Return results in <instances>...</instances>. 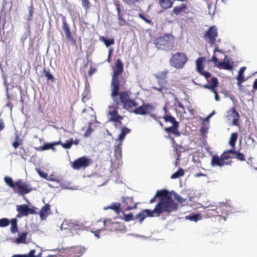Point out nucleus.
Returning a JSON list of instances; mask_svg holds the SVG:
<instances>
[{
  "label": "nucleus",
  "instance_id": "26",
  "mask_svg": "<svg viewBox=\"0 0 257 257\" xmlns=\"http://www.w3.org/2000/svg\"><path fill=\"white\" fill-rule=\"evenodd\" d=\"M205 58L203 57H199L196 60V69L198 72H200L203 70V63L204 62Z\"/></svg>",
  "mask_w": 257,
  "mask_h": 257
},
{
  "label": "nucleus",
  "instance_id": "22",
  "mask_svg": "<svg viewBox=\"0 0 257 257\" xmlns=\"http://www.w3.org/2000/svg\"><path fill=\"white\" fill-rule=\"evenodd\" d=\"M160 6L164 9L171 8L174 3V0H158Z\"/></svg>",
  "mask_w": 257,
  "mask_h": 257
},
{
  "label": "nucleus",
  "instance_id": "46",
  "mask_svg": "<svg viewBox=\"0 0 257 257\" xmlns=\"http://www.w3.org/2000/svg\"><path fill=\"white\" fill-rule=\"evenodd\" d=\"M145 110L146 112L154 111L155 107L151 104H143Z\"/></svg>",
  "mask_w": 257,
  "mask_h": 257
},
{
  "label": "nucleus",
  "instance_id": "41",
  "mask_svg": "<svg viewBox=\"0 0 257 257\" xmlns=\"http://www.w3.org/2000/svg\"><path fill=\"white\" fill-rule=\"evenodd\" d=\"M120 203H116L112 204L108 208L113 210L116 214H118L120 212Z\"/></svg>",
  "mask_w": 257,
  "mask_h": 257
},
{
  "label": "nucleus",
  "instance_id": "58",
  "mask_svg": "<svg viewBox=\"0 0 257 257\" xmlns=\"http://www.w3.org/2000/svg\"><path fill=\"white\" fill-rule=\"evenodd\" d=\"M36 209V207H34L33 208H30L29 206H28V215L29 214H36V212L35 211V209Z\"/></svg>",
  "mask_w": 257,
  "mask_h": 257
},
{
  "label": "nucleus",
  "instance_id": "10",
  "mask_svg": "<svg viewBox=\"0 0 257 257\" xmlns=\"http://www.w3.org/2000/svg\"><path fill=\"white\" fill-rule=\"evenodd\" d=\"M105 226V221L99 220L92 222L90 226V230L96 237L99 238L100 232L102 230H104Z\"/></svg>",
  "mask_w": 257,
  "mask_h": 257
},
{
  "label": "nucleus",
  "instance_id": "5",
  "mask_svg": "<svg viewBox=\"0 0 257 257\" xmlns=\"http://www.w3.org/2000/svg\"><path fill=\"white\" fill-rule=\"evenodd\" d=\"M32 190L31 185L28 182L24 181L22 179L18 180L15 182V186L13 189L16 193L22 196L29 193Z\"/></svg>",
  "mask_w": 257,
  "mask_h": 257
},
{
  "label": "nucleus",
  "instance_id": "14",
  "mask_svg": "<svg viewBox=\"0 0 257 257\" xmlns=\"http://www.w3.org/2000/svg\"><path fill=\"white\" fill-rule=\"evenodd\" d=\"M215 113H209V114L205 118L199 117V120L201 121V126L200 129V132L201 135H204L208 133L209 127L210 118Z\"/></svg>",
  "mask_w": 257,
  "mask_h": 257
},
{
  "label": "nucleus",
  "instance_id": "3",
  "mask_svg": "<svg viewBox=\"0 0 257 257\" xmlns=\"http://www.w3.org/2000/svg\"><path fill=\"white\" fill-rule=\"evenodd\" d=\"M154 43L157 49L170 52L174 47V37L172 34H166L156 38Z\"/></svg>",
  "mask_w": 257,
  "mask_h": 257
},
{
  "label": "nucleus",
  "instance_id": "30",
  "mask_svg": "<svg viewBox=\"0 0 257 257\" xmlns=\"http://www.w3.org/2000/svg\"><path fill=\"white\" fill-rule=\"evenodd\" d=\"M234 150L233 149H230L227 150L226 151H224L221 155V158H222L223 160L224 161H225L227 160H228L229 159L233 158V157L231 155H233Z\"/></svg>",
  "mask_w": 257,
  "mask_h": 257
},
{
  "label": "nucleus",
  "instance_id": "53",
  "mask_svg": "<svg viewBox=\"0 0 257 257\" xmlns=\"http://www.w3.org/2000/svg\"><path fill=\"white\" fill-rule=\"evenodd\" d=\"M235 114V115L233 116V122H232V124L234 125H236V126H238V118H239V113H234Z\"/></svg>",
  "mask_w": 257,
  "mask_h": 257
},
{
  "label": "nucleus",
  "instance_id": "52",
  "mask_svg": "<svg viewBox=\"0 0 257 257\" xmlns=\"http://www.w3.org/2000/svg\"><path fill=\"white\" fill-rule=\"evenodd\" d=\"M134 219H135V218H134V215L132 213H130L127 214H124V219L126 221H129L134 220Z\"/></svg>",
  "mask_w": 257,
  "mask_h": 257
},
{
  "label": "nucleus",
  "instance_id": "1",
  "mask_svg": "<svg viewBox=\"0 0 257 257\" xmlns=\"http://www.w3.org/2000/svg\"><path fill=\"white\" fill-rule=\"evenodd\" d=\"M113 73L111 82V96L115 102L116 107H121L131 112H146L143 104L139 106L138 103L132 99L128 93L126 91L119 92L120 88L124 87L126 80L121 76L123 71V64L121 60L117 59L112 67Z\"/></svg>",
  "mask_w": 257,
  "mask_h": 257
},
{
  "label": "nucleus",
  "instance_id": "38",
  "mask_svg": "<svg viewBox=\"0 0 257 257\" xmlns=\"http://www.w3.org/2000/svg\"><path fill=\"white\" fill-rule=\"evenodd\" d=\"M186 219L189 220L190 221H193L195 222H197L199 219L201 218V217L199 214H193V215H189L185 217Z\"/></svg>",
  "mask_w": 257,
  "mask_h": 257
},
{
  "label": "nucleus",
  "instance_id": "59",
  "mask_svg": "<svg viewBox=\"0 0 257 257\" xmlns=\"http://www.w3.org/2000/svg\"><path fill=\"white\" fill-rule=\"evenodd\" d=\"M124 3L128 5H134L137 3L139 0H122Z\"/></svg>",
  "mask_w": 257,
  "mask_h": 257
},
{
  "label": "nucleus",
  "instance_id": "42",
  "mask_svg": "<svg viewBox=\"0 0 257 257\" xmlns=\"http://www.w3.org/2000/svg\"><path fill=\"white\" fill-rule=\"evenodd\" d=\"M163 118L166 121H169L172 123V124H174L176 123H178V122L176 120L175 118L171 115H165L163 117Z\"/></svg>",
  "mask_w": 257,
  "mask_h": 257
},
{
  "label": "nucleus",
  "instance_id": "48",
  "mask_svg": "<svg viewBox=\"0 0 257 257\" xmlns=\"http://www.w3.org/2000/svg\"><path fill=\"white\" fill-rule=\"evenodd\" d=\"M82 2V6L84 8V9L87 11L88 10L91 5L90 2L89 0H81Z\"/></svg>",
  "mask_w": 257,
  "mask_h": 257
},
{
  "label": "nucleus",
  "instance_id": "28",
  "mask_svg": "<svg viewBox=\"0 0 257 257\" xmlns=\"http://www.w3.org/2000/svg\"><path fill=\"white\" fill-rule=\"evenodd\" d=\"M178 126H179V123H176L173 124V125L172 126H170V127L165 128V130L167 133H170L172 134H174L175 135H179V133L177 130Z\"/></svg>",
  "mask_w": 257,
  "mask_h": 257
},
{
  "label": "nucleus",
  "instance_id": "60",
  "mask_svg": "<svg viewBox=\"0 0 257 257\" xmlns=\"http://www.w3.org/2000/svg\"><path fill=\"white\" fill-rule=\"evenodd\" d=\"M150 115H151V116L152 117H153V118H154L156 120H157V121H158L160 123V124L161 125V126H163V124L159 120V119L162 118L161 117H159L158 118L157 117V116H156V115L154 114V113H150Z\"/></svg>",
  "mask_w": 257,
  "mask_h": 257
},
{
  "label": "nucleus",
  "instance_id": "47",
  "mask_svg": "<svg viewBox=\"0 0 257 257\" xmlns=\"http://www.w3.org/2000/svg\"><path fill=\"white\" fill-rule=\"evenodd\" d=\"M168 73V70H164L161 72H159L158 73V74L157 75L156 77L158 79L166 78Z\"/></svg>",
  "mask_w": 257,
  "mask_h": 257
},
{
  "label": "nucleus",
  "instance_id": "51",
  "mask_svg": "<svg viewBox=\"0 0 257 257\" xmlns=\"http://www.w3.org/2000/svg\"><path fill=\"white\" fill-rule=\"evenodd\" d=\"M174 198L177 201L182 204L186 200L185 199L183 198V197L178 195L177 194H174Z\"/></svg>",
  "mask_w": 257,
  "mask_h": 257
},
{
  "label": "nucleus",
  "instance_id": "19",
  "mask_svg": "<svg viewBox=\"0 0 257 257\" xmlns=\"http://www.w3.org/2000/svg\"><path fill=\"white\" fill-rule=\"evenodd\" d=\"M60 143H61L60 141L58 142H54L53 143H46L43 146L36 147L35 149L38 151H43L49 149H52L53 151H55V148H54V146L59 145Z\"/></svg>",
  "mask_w": 257,
  "mask_h": 257
},
{
  "label": "nucleus",
  "instance_id": "9",
  "mask_svg": "<svg viewBox=\"0 0 257 257\" xmlns=\"http://www.w3.org/2000/svg\"><path fill=\"white\" fill-rule=\"evenodd\" d=\"M62 28L65 34L66 38L68 41L70 42L72 45H76V42L70 30L69 25L66 21L65 17L62 19Z\"/></svg>",
  "mask_w": 257,
  "mask_h": 257
},
{
  "label": "nucleus",
  "instance_id": "29",
  "mask_svg": "<svg viewBox=\"0 0 257 257\" xmlns=\"http://www.w3.org/2000/svg\"><path fill=\"white\" fill-rule=\"evenodd\" d=\"M146 209L144 210L139 213L135 216V218L136 219H139L140 222H142L147 216L150 217L149 215V213L146 211Z\"/></svg>",
  "mask_w": 257,
  "mask_h": 257
},
{
  "label": "nucleus",
  "instance_id": "63",
  "mask_svg": "<svg viewBox=\"0 0 257 257\" xmlns=\"http://www.w3.org/2000/svg\"><path fill=\"white\" fill-rule=\"evenodd\" d=\"M38 173L39 174V175L43 178H46L47 177V174L44 172H41V171H38Z\"/></svg>",
  "mask_w": 257,
  "mask_h": 257
},
{
  "label": "nucleus",
  "instance_id": "54",
  "mask_svg": "<svg viewBox=\"0 0 257 257\" xmlns=\"http://www.w3.org/2000/svg\"><path fill=\"white\" fill-rule=\"evenodd\" d=\"M138 16L139 18H140L141 19H142V20H143L144 21H145L146 23H148V24H152V21L150 20H149L148 19L146 18L144 15L141 13H139L138 14Z\"/></svg>",
  "mask_w": 257,
  "mask_h": 257
},
{
  "label": "nucleus",
  "instance_id": "44",
  "mask_svg": "<svg viewBox=\"0 0 257 257\" xmlns=\"http://www.w3.org/2000/svg\"><path fill=\"white\" fill-rule=\"evenodd\" d=\"M92 123L89 122V126L87 128L85 134H84V137L85 138H88L90 136L91 134L93 132V129L91 126Z\"/></svg>",
  "mask_w": 257,
  "mask_h": 257
},
{
  "label": "nucleus",
  "instance_id": "49",
  "mask_svg": "<svg viewBox=\"0 0 257 257\" xmlns=\"http://www.w3.org/2000/svg\"><path fill=\"white\" fill-rule=\"evenodd\" d=\"M10 221L7 218H2L0 219V227H6L9 225Z\"/></svg>",
  "mask_w": 257,
  "mask_h": 257
},
{
  "label": "nucleus",
  "instance_id": "18",
  "mask_svg": "<svg viewBox=\"0 0 257 257\" xmlns=\"http://www.w3.org/2000/svg\"><path fill=\"white\" fill-rule=\"evenodd\" d=\"M109 114L110 115L109 121L113 122L116 127L122 124L121 120L123 119V117L118 115V113H109Z\"/></svg>",
  "mask_w": 257,
  "mask_h": 257
},
{
  "label": "nucleus",
  "instance_id": "61",
  "mask_svg": "<svg viewBox=\"0 0 257 257\" xmlns=\"http://www.w3.org/2000/svg\"><path fill=\"white\" fill-rule=\"evenodd\" d=\"M33 8L32 6H31L30 7V9H29V17L28 18L29 21H30L32 20V16H33Z\"/></svg>",
  "mask_w": 257,
  "mask_h": 257
},
{
  "label": "nucleus",
  "instance_id": "11",
  "mask_svg": "<svg viewBox=\"0 0 257 257\" xmlns=\"http://www.w3.org/2000/svg\"><path fill=\"white\" fill-rule=\"evenodd\" d=\"M218 81L217 78L213 77L211 78V81H208V83L204 84L202 87L204 88L210 89L214 93L215 99L216 101L219 100V97L216 90V87L218 86Z\"/></svg>",
  "mask_w": 257,
  "mask_h": 257
},
{
  "label": "nucleus",
  "instance_id": "7",
  "mask_svg": "<svg viewBox=\"0 0 257 257\" xmlns=\"http://www.w3.org/2000/svg\"><path fill=\"white\" fill-rule=\"evenodd\" d=\"M165 112H185L183 105L182 103L174 102L167 103L163 107Z\"/></svg>",
  "mask_w": 257,
  "mask_h": 257
},
{
  "label": "nucleus",
  "instance_id": "62",
  "mask_svg": "<svg viewBox=\"0 0 257 257\" xmlns=\"http://www.w3.org/2000/svg\"><path fill=\"white\" fill-rule=\"evenodd\" d=\"M211 61L213 62L214 63V64L217 66V63H218V59L215 54H214L213 56H212Z\"/></svg>",
  "mask_w": 257,
  "mask_h": 257
},
{
  "label": "nucleus",
  "instance_id": "36",
  "mask_svg": "<svg viewBox=\"0 0 257 257\" xmlns=\"http://www.w3.org/2000/svg\"><path fill=\"white\" fill-rule=\"evenodd\" d=\"M117 19L118 20V25L119 26H125L128 24L126 21L124 19L122 14L117 15Z\"/></svg>",
  "mask_w": 257,
  "mask_h": 257
},
{
  "label": "nucleus",
  "instance_id": "17",
  "mask_svg": "<svg viewBox=\"0 0 257 257\" xmlns=\"http://www.w3.org/2000/svg\"><path fill=\"white\" fill-rule=\"evenodd\" d=\"M231 161L226 162L223 160L222 158L220 156L219 157L217 155H214L212 156L211 164L212 166H219L222 167L225 165H230Z\"/></svg>",
  "mask_w": 257,
  "mask_h": 257
},
{
  "label": "nucleus",
  "instance_id": "35",
  "mask_svg": "<svg viewBox=\"0 0 257 257\" xmlns=\"http://www.w3.org/2000/svg\"><path fill=\"white\" fill-rule=\"evenodd\" d=\"M184 174V170L180 168L177 172L173 173L171 175V178L172 179L178 178L180 177L183 176Z\"/></svg>",
  "mask_w": 257,
  "mask_h": 257
},
{
  "label": "nucleus",
  "instance_id": "13",
  "mask_svg": "<svg viewBox=\"0 0 257 257\" xmlns=\"http://www.w3.org/2000/svg\"><path fill=\"white\" fill-rule=\"evenodd\" d=\"M121 206L124 211H128L133 209H136L137 204L134 202L132 197H125L122 198Z\"/></svg>",
  "mask_w": 257,
  "mask_h": 257
},
{
  "label": "nucleus",
  "instance_id": "20",
  "mask_svg": "<svg viewBox=\"0 0 257 257\" xmlns=\"http://www.w3.org/2000/svg\"><path fill=\"white\" fill-rule=\"evenodd\" d=\"M50 213V205L49 204H45L42 207L40 212L41 219L42 220L45 219Z\"/></svg>",
  "mask_w": 257,
  "mask_h": 257
},
{
  "label": "nucleus",
  "instance_id": "15",
  "mask_svg": "<svg viewBox=\"0 0 257 257\" xmlns=\"http://www.w3.org/2000/svg\"><path fill=\"white\" fill-rule=\"evenodd\" d=\"M172 13L176 16L188 15L189 13V10L187 4L182 3L179 6L174 7Z\"/></svg>",
  "mask_w": 257,
  "mask_h": 257
},
{
  "label": "nucleus",
  "instance_id": "2",
  "mask_svg": "<svg viewBox=\"0 0 257 257\" xmlns=\"http://www.w3.org/2000/svg\"><path fill=\"white\" fill-rule=\"evenodd\" d=\"M157 197L159 198V200L154 209L146 210L149 213L150 217L159 216L164 213H170L177 209L178 204L172 199L171 194L167 190L157 191L156 195L150 200V203H154Z\"/></svg>",
  "mask_w": 257,
  "mask_h": 257
},
{
  "label": "nucleus",
  "instance_id": "43",
  "mask_svg": "<svg viewBox=\"0 0 257 257\" xmlns=\"http://www.w3.org/2000/svg\"><path fill=\"white\" fill-rule=\"evenodd\" d=\"M206 215L208 217H216L217 216V214L215 209H207L206 210Z\"/></svg>",
  "mask_w": 257,
  "mask_h": 257
},
{
  "label": "nucleus",
  "instance_id": "34",
  "mask_svg": "<svg viewBox=\"0 0 257 257\" xmlns=\"http://www.w3.org/2000/svg\"><path fill=\"white\" fill-rule=\"evenodd\" d=\"M11 231L13 233L18 232L17 220L16 219H13L11 221Z\"/></svg>",
  "mask_w": 257,
  "mask_h": 257
},
{
  "label": "nucleus",
  "instance_id": "27",
  "mask_svg": "<svg viewBox=\"0 0 257 257\" xmlns=\"http://www.w3.org/2000/svg\"><path fill=\"white\" fill-rule=\"evenodd\" d=\"M28 234V233L26 231L19 234V236L16 239L15 242L17 244L26 243V237Z\"/></svg>",
  "mask_w": 257,
  "mask_h": 257
},
{
  "label": "nucleus",
  "instance_id": "16",
  "mask_svg": "<svg viewBox=\"0 0 257 257\" xmlns=\"http://www.w3.org/2000/svg\"><path fill=\"white\" fill-rule=\"evenodd\" d=\"M224 61L218 62L217 67L220 69L231 70L233 69V62L227 59V56H225Z\"/></svg>",
  "mask_w": 257,
  "mask_h": 257
},
{
  "label": "nucleus",
  "instance_id": "33",
  "mask_svg": "<svg viewBox=\"0 0 257 257\" xmlns=\"http://www.w3.org/2000/svg\"><path fill=\"white\" fill-rule=\"evenodd\" d=\"M23 144V140L19 137L18 135L15 136V142L13 143L12 146L15 149H17Z\"/></svg>",
  "mask_w": 257,
  "mask_h": 257
},
{
  "label": "nucleus",
  "instance_id": "56",
  "mask_svg": "<svg viewBox=\"0 0 257 257\" xmlns=\"http://www.w3.org/2000/svg\"><path fill=\"white\" fill-rule=\"evenodd\" d=\"M113 48H110L108 50V57H107V61L109 63H110V58H111V56L113 53Z\"/></svg>",
  "mask_w": 257,
  "mask_h": 257
},
{
  "label": "nucleus",
  "instance_id": "37",
  "mask_svg": "<svg viewBox=\"0 0 257 257\" xmlns=\"http://www.w3.org/2000/svg\"><path fill=\"white\" fill-rule=\"evenodd\" d=\"M4 180L6 183L11 188L14 189L15 186V182H14L12 178L9 177H5Z\"/></svg>",
  "mask_w": 257,
  "mask_h": 257
},
{
  "label": "nucleus",
  "instance_id": "8",
  "mask_svg": "<svg viewBox=\"0 0 257 257\" xmlns=\"http://www.w3.org/2000/svg\"><path fill=\"white\" fill-rule=\"evenodd\" d=\"M217 37V29L214 26L209 27L204 35V39L207 40L208 42L211 45L215 44Z\"/></svg>",
  "mask_w": 257,
  "mask_h": 257
},
{
  "label": "nucleus",
  "instance_id": "39",
  "mask_svg": "<svg viewBox=\"0 0 257 257\" xmlns=\"http://www.w3.org/2000/svg\"><path fill=\"white\" fill-rule=\"evenodd\" d=\"M73 144V139L71 138L70 140L67 141L66 143H62L61 142V143H60L59 144H61L62 147L63 148L68 149L71 147Z\"/></svg>",
  "mask_w": 257,
  "mask_h": 257
},
{
  "label": "nucleus",
  "instance_id": "55",
  "mask_svg": "<svg viewBox=\"0 0 257 257\" xmlns=\"http://www.w3.org/2000/svg\"><path fill=\"white\" fill-rule=\"evenodd\" d=\"M153 89L156 90H157L162 93H164V90H166V88L164 86H161L160 87H157L155 86L153 87Z\"/></svg>",
  "mask_w": 257,
  "mask_h": 257
},
{
  "label": "nucleus",
  "instance_id": "45",
  "mask_svg": "<svg viewBox=\"0 0 257 257\" xmlns=\"http://www.w3.org/2000/svg\"><path fill=\"white\" fill-rule=\"evenodd\" d=\"M234 152L235 153H233V155H236V158L241 161H244L245 160V156L244 155L238 152V151H236L235 150H234Z\"/></svg>",
  "mask_w": 257,
  "mask_h": 257
},
{
  "label": "nucleus",
  "instance_id": "23",
  "mask_svg": "<svg viewBox=\"0 0 257 257\" xmlns=\"http://www.w3.org/2000/svg\"><path fill=\"white\" fill-rule=\"evenodd\" d=\"M225 208H226L227 206L223 205L222 206H217L215 208L217 214V216H219L221 219H223L224 220H225V218L223 216V215L226 214L227 211Z\"/></svg>",
  "mask_w": 257,
  "mask_h": 257
},
{
  "label": "nucleus",
  "instance_id": "57",
  "mask_svg": "<svg viewBox=\"0 0 257 257\" xmlns=\"http://www.w3.org/2000/svg\"><path fill=\"white\" fill-rule=\"evenodd\" d=\"M35 252V249L31 250L28 254H26V257H37V256L34 254Z\"/></svg>",
  "mask_w": 257,
  "mask_h": 257
},
{
  "label": "nucleus",
  "instance_id": "40",
  "mask_svg": "<svg viewBox=\"0 0 257 257\" xmlns=\"http://www.w3.org/2000/svg\"><path fill=\"white\" fill-rule=\"evenodd\" d=\"M43 71H44L45 76L47 77L48 80H51L52 82H54L55 81V78H54V76L50 72L49 70L44 69Z\"/></svg>",
  "mask_w": 257,
  "mask_h": 257
},
{
  "label": "nucleus",
  "instance_id": "4",
  "mask_svg": "<svg viewBox=\"0 0 257 257\" xmlns=\"http://www.w3.org/2000/svg\"><path fill=\"white\" fill-rule=\"evenodd\" d=\"M188 60L186 54L182 52H177L172 55L169 60V63L172 67L176 69H181L184 68Z\"/></svg>",
  "mask_w": 257,
  "mask_h": 257
},
{
  "label": "nucleus",
  "instance_id": "24",
  "mask_svg": "<svg viewBox=\"0 0 257 257\" xmlns=\"http://www.w3.org/2000/svg\"><path fill=\"white\" fill-rule=\"evenodd\" d=\"M17 210L21 216L28 215V206L27 204H22L17 206Z\"/></svg>",
  "mask_w": 257,
  "mask_h": 257
},
{
  "label": "nucleus",
  "instance_id": "12",
  "mask_svg": "<svg viewBox=\"0 0 257 257\" xmlns=\"http://www.w3.org/2000/svg\"><path fill=\"white\" fill-rule=\"evenodd\" d=\"M86 250L84 247L81 245L72 246L69 249L66 257H80Z\"/></svg>",
  "mask_w": 257,
  "mask_h": 257
},
{
  "label": "nucleus",
  "instance_id": "64",
  "mask_svg": "<svg viewBox=\"0 0 257 257\" xmlns=\"http://www.w3.org/2000/svg\"><path fill=\"white\" fill-rule=\"evenodd\" d=\"M253 88L254 90H256L257 89V78L255 80V81L254 82L253 86Z\"/></svg>",
  "mask_w": 257,
  "mask_h": 257
},
{
  "label": "nucleus",
  "instance_id": "6",
  "mask_svg": "<svg viewBox=\"0 0 257 257\" xmlns=\"http://www.w3.org/2000/svg\"><path fill=\"white\" fill-rule=\"evenodd\" d=\"M91 163V159H88L86 156H83L75 160L72 164V167L75 170L85 169L88 167Z\"/></svg>",
  "mask_w": 257,
  "mask_h": 257
},
{
  "label": "nucleus",
  "instance_id": "50",
  "mask_svg": "<svg viewBox=\"0 0 257 257\" xmlns=\"http://www.w3.org/2000/svg\"><path fill=\"white\" fill-rule=\"evenodd\" d=\"M202 75L204 76V77L206 78V80L208 82V81H211V80H209V79L210 78L211 76V74L209 72L206 71H202L201 72H199Z\"/></svg>",
  "mask_w": 257,
  "mask_h": 257
},
{
  "label": "nucleus",
  "instance_id": "21",
  "mask_svg": "<svg viewBox=\"0 0 257 257\" xmlns=\"http://www.w3.org/2000/svg\"><path fill=\"white\" fill-rule=\"evenodd\" d=\"M245 69V67H242L239 70L238 75L236 77L237 81V83L239 87H241V83L245 80V79L243 77V73Z\"/></svg>",
  "mask_w": 257,
  "mask_h": 257
},
{
  "label": "nucleus",
  "instance_id": "31",
  "mask_svg": "<svg viewBox=\"0 0 257 257\" xmlns=\"http://www.w3.org/2000/svg\"><path fill=\"white\" fill-rule=\"evenodd\" d=\"M99 39L101 42H103L107 47L114 44V40L113 39H106L104 36H100Z\"/></svg>",
  "mask_w": 257,
  "mask_h": 257
},
{
  "label": "nucleus",
  "instance_id": "32",
  "mask_svg": "<svg viewBox=\"0 0 257 257\" xmlns=\"http://www.w3.org/2000/svg\"><path fill=\"white\" fill-rule=\"evenodd\" d=\"M237 134L236 133H232L230 138L229 144L231 147V149L235 148V143L237 139Z\"/></svg>",
  "mask_w": 257,
  "mask_h": 257
},
{
  "label": "nucleus",
  "instance_id": "25",
  "mask_svg": "<svg viewBox=\"0 0 257 257\" xmlns=\"http://www.w3.org/2000/svg\"><path fill=\"white\" fill-rule=\"evenodd\" d=\"M130 132L131 130L126 127H123L121 128V133L118 136V140L119 141V145H121L122 142L123 141L126 135L130 133Z\"/></svg>",
  "mask_w": 257,
  "mask_h": 257
}]
</instances>
